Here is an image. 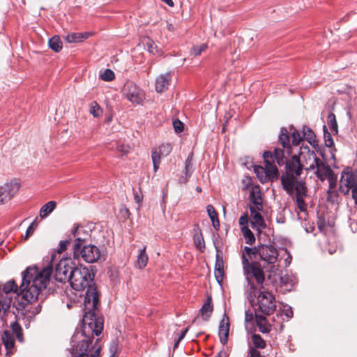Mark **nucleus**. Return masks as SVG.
Returning a JSON list of instances; mask_svg holds the SVG:
<instances>
[{"mask_svg":"<svg viewBox=\"0 0 357 357\" xmlns=\"http://www.w3.org/2000/svg\"><path fill=\"white\" fill-rule=\"evenodd\" d=\"M341 183L340 190L344 195L349 194L351 190L352 198L357 204V180H340Z\"/></svg>","mask_w":357,"mask_h":357,"instance_id":"nucleus-14","label":"nucleus"},{"mask_svg":"<svg viewBox=\"0 0 357 357\" xmlns=\"http://www.w3.org/2000/svg\"><path fill=\"white\" fill-rule=\"evenodd\" d=\"M148 255L146 252V246L139 250V253L137 255V264L139 268H144L148 262Z\"/></svg>","mask_w":357,"mask_h":357,"instance_id":"nucleus-27","label":"nucleus"},{"mask_svg":"<svg viewBox=\"0 0 357 357\" xmlns=\"http://www.w3.org/2000/svg\"><path fill=\"white\" fill-rule=\"evenodd\" d=\"M101 256L100 249L94 245L82 246L79 251V257H81L87 263L97 261Z\"/></svg>","mask_w":357,"mask_h":357,"instance_id":"nucleus-10","label":"nucleus"},{"mask_svg":"<svg viewBox=\"0 0 357 357\" xmlns=\"http://www.w3.org/2000/svg\"><path fill=\"white\" fill-rule=\"evenodd\" d=\"M318 227L319 228L320 230H322L324 226L322 224H320L319 222H318Z\"/></svg>","mask_w":357,"mask_h":357,"instance_id":"nucleus-60","label":"nucleus"},{"mask_svg":"<svg viewBox=\"0 0 357 357\" xmlns=\"http://www.w3.org/2000/svg\"><path fill=\"white\" fill-rule=\"evenodd\" d=\"M261 211V210H252V212H250L252 228L254 229L256 228L258 231H259V228L266 227L264 220L259 213Z\"/></svg>","mask_w":357,"mask_h":357,"instance_id":"nucleus-18","label":"nucleus"},{"mask_svg":"<svg viewBox=\"0 0 357 357\" xmlns=\"http://www.w3.org/2000/svg\"><path fill=\"white\" fill-rule=\"evenodd\" d=\"M196 190H197V192H202V188H201V187L197 186V187L196 188Z\"/></svg>","mask_w":357,"mask_h":357,"instance_id":"nucleus-61","label":"nucleus"},{"mask_svg":"<svg viewBox=\"0 0 357 357\" xmlns=\"http://www.w3.org/2000/svg\"><path fill=\"white\" fill-rule=\"evenodd\" d=\"M281 182L283 188L289 195L296 192L298 207L301 211H305L304 197L307 195V188L303 180H281Z\"/></svg>","mask_w":357,"mask_h":357,"instance_id":"nucleus-5","label":"nucleus"},{"mask_svg":"<svg viewBox=\"0 0 357 357\" xmlns=\"http://www.w3.org/2000/svg\"><path fill=\"white\" fill-rule=\"evenodd\" d=\"M173 127L176 132L179 133L183 131V123L178 120L176 119L173 122Z\"/></svg>","mask_w":357,"mask_h":357,"instance_id":"nucleus-49","label":"nucleus"},{"mask_svg":"<svg viewBox=\"0 0 357 357\" xmlns=\"http://www.w3.org/2000/svg\"><path fill=\"white\" fill-rule=\"evenodd\" d=\"M174 72H167L160 75L155 79V90L158 93H162L167 90L170 85L172 75Z\"/></svg>","mask_w":357,"mask_h":357,"instance_id":"nucleus-15","label":"nucleus"},{"mask_svg":"<svg viewBox=\"0 0 357 357\" xmlns=\"http://www.w3.org/2000/svg\"><path fill=\"white\" fill-rule=\"evenodd\" d=\"M181 341H178V338H177L176 340H175L174 344V349H175L178 346Z\"/></svg>","mask_w":357,"mask_h":357,"instance_id":"nucleus-59","label":"nucleus"},{"mask_svg":"<svg viewBox=\"0 0 357 357\" xmlns=\"http://www.w3.org/2000/svg\"><path fill=\"white\" fill-rule=\"evenodd\" d=\"M117 149L119 151H120L121 152L126 153L128 151V146H125V145H121V146H119L117 147Z\"/></svg>","mask_w":357,"mask_h":357,"instance_id":"nucleus-53","label":"nucleus"},{"mask_svg":"<svg viewBox=\"0 0 357 357\" xmlns=\"http://www.w3.org/2000/svg\"><path fill=\"white\" fill-rule=\"evenodd\" d=\"M278 141L284 149L287 150L291 149L290 135L287 128H281Z\"/></svg>","mask_w":357,"mask_h":357,"instance_id":"nucleus-22","label":"nucleus"},{"mask_svg":"<svg viewBox=\"0 0 357 357\" xmlns=\"http://www.w3.org/2000/svg\"><path fill=\"white\" fill-rule=\"evenodd\" d=\"M71 241H72L71 237H69L68 238H67L66 240L61 241L59 243V247L57 248V252L59 253H62L63 252H64L66 250L67 246L70 243Z\"/></svg>","mask_w":357,"mask_h":357,"instance_id":"nucleus-44","label":"nucleus"},{"mask_svg":"<svg viewBox=\"0 0 357 357\" xmlns=\"http://www.w3.org/2000/svg\"><path fill=\"white\" fill-rule=\"evenodd\" d=\"M155 149L165 157L167 156L172 151V146L169 144H163L158 147H155Z\"/></svg>","mask_w":357,"mask_h":357,"instance_id":"nucleus-42","label":"nucleus"},{"mask_svg":"<svg viewBox=\"0 0 357 357\" xmlns=\"http://www.w3.org/2000/svg\"><path fill=\"white\" fill-rule=\"evenodd\" d=\"M36 220H35L29 227L28 228L26 229V233H25V236H24V238L25 239H27L31 235L33 234V231H34V228H33V225L36 223Z\"/></svg>","mask_w":357,"mask_h":357,"instance_id":"nucleus-51","label":"nucleus"},{"mask_svg":"<svg viewBox=\"0 0 357 357\" xmlns=\"http://www.w3.org/2000/svg\"><path fill=\"white\" fill-rule=\"evenodd\" d=\"M213 307L211 304V298L208 297L206 303L203 305L202 308L199 310V314H201L204 321H208L213 312Z\"/></svg>","mask_w":357,"mask_h":357,"instance_id":"nucleus-20","label":"nucleus"},{"mask_svg":"<svg viewBox=\"0 0 357 357\" xmlns=\"http://www.w3.org/2000/svg\"><path fill=\"white\" fill-rule=\"evenodd\" d=\"M95 273L93 266L85 267L77 266L75 270L70 272V282L73 289L76 291H82L86 289L84 297V310H86L83 317L84 331L89 329L98 336L103 328V321L95 315V310L99 304V294L94 283Z\"/></svg>","mask_w":357,"mask_h":357,"instance_id":"nucleus-3","label":"nucleus"},{"mask_svg":"<svg viewBox=\"0 0 357 357\" xmlns=\"http://www.w3.org/2000/svg\"><path fill=\"white\" fill-rule=\"evenodd\" d=\"M328 181H329V186L331 188H333V187H335L336 185V183H337V180L333 179V180H328Z\"/></svg>","mask_w":357,"mask_h":357,"instance_id":"nucleus-55","label":"nucleus"},{"mask_svg":"<svg viewBox=\"0 0 357 357\" xmlns=\"http://www.w3.org/2000/svg\"><path fill=\"white\" fill-rule=\"evenodd\" d=\"M285 262H286V264H287V263L289 264L290 263L289 259H288V258L286 259Z\"/></svg>","mask_w":357,"mask_h":357,"instance_id":"nucleus-63","label":"nucleus"},{"mask_svg":"<svg viewBox=\"0 0 357 357\" xmlns=\"http://www.w3.org/2000/svg\"><path fill=\"white\" fill-rule=\"evenodd\" d=\"M26 311L30 314L28 315V317L31 318L40 312L41 305L38 304L35 307L31 306L28 310H26Z\"/></svg>","mask_w":357,"mask_h":357,"instance_id":"nucleus-46","label":"nucleus"},{"mask_svg":"<svg viewBox=\"0 0 357 357\" xmlns=\"http://www.w3.org/2000/svg\"><path fill=\"white\" fill-rule=\"evenodd\" d=\"M242 265L246 284H244L245 294L250 301L257 296V289L252 282L254 278L260 289H264L266 272L275 273L280 267L278 252L272 245H260L257 247H245L242 255Z\"/></svg>","mask_w":357,"mask_h":357,"instance_id":"nucleus-1","label":"nucleus"},{"mask_svg":"<svg viewBox=\"0 0 357 357\" xmlns=\"http://www.w3.org/2000/svg\"><path fill=\"white\" fill-rule=\"evenodd\" d=\"M249 202L250 212H252V210L263 209L262 194L259 185H255L251 186L249 195Z\"/></svg>","mask_w":357,"mask_h":357,"instance_id":"nucleus-12","label":"nucleus"},{"mask_svg":"<svg viewBox=\"0 0 357 357\" xmlns=\"http://www.w3.org/2000/svg\"><path fill=\"white\" fill-rule=\"evenodd\" d=\"M282 312L288 319H291L293 317L292 308L288 305H283Z\"/></svg>","mask_w":357,"mask_h":357,"instance_id":"nucleus-48","label":"nucleus"},{"mask_svg":"<svg viewBox=\"0 0 357 357\" xmlns=\"http://www.w3.org/2000/svg\"><path fill=\"white\" fill-rule=\"evenodd\" d=\"M194 243L195 247L202 252L205 249V242L202 233L196 234L194 236Z\"/></svg>","mask_w":357,"mask_h":357,"instance_id":"nucleus-34","label":"nucleus"},{"mask_svg":"<svg viewBox=\"0 0 357 357\" xmlns=\"http://www.w3.org/2000/svg\"><path fill=\"white\" fill-rule=\"evenodd\" d=\"M323 130H324V143L325 145L327 147H332L334 145L333 139L331 136V133H330L326 128V126L324 125L323 126Z\"/></svg>","mask_w":357,"mask_h":357,"instance_id":"nucleus-36","label":"nucleus"},{"mask_svg":"<svg viewBox=\"0 0 357 357\" xmlns=\"http://www.w3.org/2000/svg\"><path fill=\"white\" fill-rule=\"evenodd\" d=\"M291 138L292 144L294 146H298L303 139V134L301 135L298 130H294L291 132Z\"/></svg>","mask_w":357,"mask_h":357,"instance_id":"nucleus-43","label":"nucleus"},{"mask_svg":"<svg viewBox=\"0 0 357 357\" xmlns=\"http://www.w3.org/2000/svg\"><path fill=\"white\" fill-rule=\"evenodd\" d=\"M52 273V268L47 267L38 271L36 267H28L22 273V283L17 287L15 280H10L0 289V311L8 310L12 302L10 294L17 296V309L25 310L26 307L36 301L40 292L47 287Z\"/></svg>","mask_w":357,"mask_h":357,"instance_id":"nucleus-2","label":"nucleus"},{"mask_svg":"<svg viewBox=\"0 0 357 357\" xmlns=\"http://www.w3.org/2000/svg\"><path fill=\"white\" fill-rule=\"evenodd\" d=\"M314 161L317 167L315 173L318 178H337V176L328 165L317 158Z\"/></svg>","mask_w":357,"mask_h":357,"instance_id":"nucleus-13","label":"nucleus"},{"mask_svg":"<svg viewBox=\"0 0 357 357\" xmlns=\"http://www.w3.org/2000/svg\"><path fill=\"white\" fill-rule=\"evenodd\" d=\"M1 340L7 350L14 347L15 340L13 335L8 331H5L1 336Z\"/></svg>","mask_w":357,"mask_h":357,"instance_id":"nucleus-24","label":"nucleus"},{"mask_svg":"<svg viewBox=\"0 0 357 357\" xmlns=\"http://www.w3.org/2000/svg\"><path fill=\"white\" fill-rule=\"evenodd\" d=\"M89 112L94 117H99L102 114V108L96 101L91 102Z\"/></svg>","mask_w":357,"mask_h":357,"instance_id":"nucleus-37","label":"nucleus"},{"mask_svg":"<svg viewBox=\"0 0 357 357\" xmlns=\"http://www.w3.org/2000/svg\"><path fill=\"white\" fill-rule=\"evenodd\" d=\"M208 48V45L205 43H202L199 45L193 46L190 50L191 55L199 56L202 52H205Z\"/></svg>","mask_w":357,"mask_h":357,"instance_id":"nucleus-38","label":"nucleus"},{"mask_svg":"<svg viewBox=\"0 0 357 357\" xmlns=\"http://www.w3.org/2000/svg\"><path fill=\"white\" fill-rule=\"evenodd\" d=\"M239 225L241 227H248V217L246 214H244L240 217Z\"/></svg>","mask_w":357,"mask_h":357,"instance_id":"nucleus-50","label":"nucleus"},{"mask_svg":"<svg viewBox=\"0 0 357 357\" xmlns=\"http://www.w3.org/2000/svg\"><path fill=\"white\" fill-rule=\"evenodd\" d=\"M277 222H278V223H282V224L284 223V222H285V218H284V216H282V215H280V217H278V218H277Z\"/></svg>","mask_w":357,"mask_h":357,"instance_id":"nucleus-56","label":"nucleus"},{"mask_svg":"<svg viewBox=\"0 0 357 357\" xmlns=\"http://www.w3.org/2000/svg\"><path fill=\"white\" fill-rule=\"evenodd\" d=\"M302 133L303 139H305L312 146H318V141L313 130L307 126H303Z\"/></svg>","mask_w":357,"mask_h":357,"instance_id":"nucleus-21","label":"nucleus"},{"mask_svg":"<svg viewBox=\"0 0 357 357\" xmlns=\"http://www.w3.org/2000/svg\"><path fill=\"white\" fill-rule=\"evenodd\" d=\"M241 231L245 240V243L252 245L255 241V237L248 227H241Z\"/></svg>","mask_w":357,"mask_h":357,"instance_id":"nucleus-32","label":"nucleus"},{"mask_svg":"<svg viewBox=\"0 0 357 357\" xmlns=\"http://www.w3.org/2000/svg\"><path fill=\"white\" fill-rule=\"evenodd\" d=\"M49 47L55 52H59L62 50V42L59 36H54L48 42Z\"/></svg>","mask_w":357,"mask_h":357,"instance_id":"nucleus-26","label":"nucleus"},{"mask_svg":"<svg viewBox=\"0 0 357 357\" xmlns=\"http://www.w3.org/2000/svg\"><path fill=\"white\" fill-rule=\"evenodd\" d=\"M10 328L13 333L16 335L17 339L19 342L23 341V333L22 329L20 324L17 322V321H15L10 324Z\"/></svg>","mask_w":357,"mask_h":357,"instance_id":"nucleus-30","label":"nucleus"},{"mask_svg":"<svg viewBox=\"0 0 357 357\" xmlns=\"http://www.w3.org/2000/svg\"><path fill=\"white\" fill-rule=\"evenodd\" d=\"M20 185L17 180H8L0 186V204L8 202L18 190Z\"/></svg>","mask_w":357,"mask_h":357,"instance_id":"nucleus-9","label":"nucleus"},{"mask_svg":"<svg viewBox=\"0 0 357 357\" xmlns=\"http://www.w3.org/2000/svg\"><path fill=\"white\" fill-rule=\"evenodd\" d=\"M238 162L241 165L244 167L248 169H250L253 168V171L255 172V169L257 166H262L261 165H254L253 159L250 156H243L239 158Z\"/></svg>","mask_w":357,"mask_h":357,"instance_id":"nucleus-29","label":"nucleus"},{"mask_svg":"<svg viewBox=\"0 0 357 357\" xmlns=\"http://www.w3.org/2000/svg\"><path fill=\"white\" fill-rule=\"evenodd\" d=\"M56 202L54 201H50L44 204L40 210V216L41 218H45L50 214L56 208Z\"/></svg>","mask_w":357,"mask_h":357,"instance_id":"nucleus-25","label":"nucleus"},{"mask_svg":"<svg viewBox=\"0 0 357 357\" xmlns=\"http://www.w3.org/2000/svg\"><path fill=\"white\" fill-rule=\"evenodd\" d=\"M259 310L266 315H269L275 310L276 305L273 296L268 291H261L257 296Z\"/></svg>","mask_w":357,"mask_h":357,"instance_id":"nucleus-7","label":"nucleus"},{"mask_svg":"<svg viewBox=\"0 0 357 357\" xmlns=\"http://www.w3.org/2000/svg\"><path fill=\"white\" fill-rule=\"evenodd\" d=\"M229 331V318L225 314L220 323L218 335L220 337V342L222 344H226L228 340Z\"/></svg>","mask_w":357,"mask_h":357,"instance_id":"nucleus-17","label":"nucleus"},{"mask_svg":"<svg viewBox=\"0 0 357 357\" xmlns=\"http://www.w3.org/2000/svg\"><path fill=\"white\" fill-rule=\"evenodd\" d=\"M77 267L71 258H62L56 266L55 279L60 282H68L70 279V272Z\"/></svg>","mask_w":357,"mask_h":357,"instance_id":"nucleus-6","label":"nucleus"},{"mask_svg":"<svg viewBox=\"0 0 357 357\" xmlns=\"http://www.w3.org/2000/svg\"><path fill=\"white\" fill-rule=\"evenodd\" d=\"M344 176H347V178H355V175L353 174L352 169L350 167H347L342 172L340 178H344Z\"/></svg>","mask_w":357,"mask_h":357,"instance_id":"nucleus-47","label":"nucleus"},{"mask_svg":"<svg viewBox=\"0 0 357 357\" xmlns=\"http://www.w3.org/2000/svg\"><path fill=\"white\" fill-rule=\"evenodd\" d=\"M100 77L103 81L111 82L115 78V75L111 69H106L100 75Z\"/></svg>","mask_w":357,"mask_h":357,"instance_id":"nucleus-41","label":"nucleus"},{"mask_svg":"<svg viewBox=\"0 0 357 357\" xmlns=\"http://www.w3.org/2000/svg\"><path fill=\"white\" fill-rule=\"evenodd\" d=\"M65 40L69 43H79L82 41V34L80 33H72L65 37Z\"/></svg>","mask_w":357,"mask_h":357,"instance_id":"nucleus-40","label":"nucleus"},{"mask_svg":"<svg viewBox=\"0 0 357 357\" xmlns=\"http://www.w3.org/2000/svg\"><path fill=\"white\" fill-rule=\"evenodd\" d=\"M161 1L165 2V3H167L170 7H173L174 5L172 0H161Z\"/></svg>","mask_w":357,"mask_h":357,"instance_id":"nucleus-57","label":"nucleus"},{"mask_svg":"<svg viewBox=\"0 0 357 357\" xmlns=\"http://www.w3.org/2000/svg\"><path fill=\"white\" fill-rule=\"evenodd\" d=\"M215 357H222L221 354L218 353Z\"/></svg>","mask_w":357,"mask_h":357,"instance_id":"nucleus-62","label":"nucleus"},{"mask_svg":"<svg viewBox=\"0 0 357 357\" xmlns=\"http://www.w3.org/2000/svg\"><path fill=\"white\" fill-rule=\"evenodd\" d=\"M264 166H257L255 169L257 178H279V171L275 162L282 166L285 165V174L280 178H296L301 175L303 165L296 155L291 159L284 158V151L280 148H275L273 151H265L262 154Z\"/></svg>","mask_w":357,"mask_h":357,"instance_id":"nucleus-4","label":"nucleus"},{"mask_svg":"<svg viewBox=\"0 0 357 357\" xmlns=\"http://www.w3.org/2000/svg\"><path fill=\"white\" fill-rule=\"evenodd\" d=\"M252 340L254 346L257 349H264L266 347V342L264 339L258 334H254L252 335Z\"/></svg>","mask_w":357,"mask_h":357,"instance_id":"nucleus-35","label":"nucleus"},{"mask_svg":"<svg viewBox=\"0 0 357 357\" xmlns=\"http://www.w3.org/2000/svg\"><path fill=\"white\" fill-rule=\"evenodd\" d=\"M88 236L89 234L83 227L75 225L72 229L70 237L74 241L73 250L75 259L79 258V249L83 246V243L86 241Z\"/></svg>","mask_w":357,"mask_h":357,"instance_id":"nucleus-8","label":"nucleus"},{"mask_svg":"<svg viewBox=\"0 0 357 357\" xmlns=\"http://www.w3.org/2000/svg\"><path fill=\"white\" fill-rule=\"evenodd\" d=\"M195 170V161L194 159V153L193 152H190L185 161L184 174L185 177H191Z\"/></svg>","mask_w":357,"mask_h":357,"instance_id":"nucleus-19","label":"nucleus"},{"mask_svg":"<svg viewBox=\"0 0 357 357\" xmlns=\"http://www.w3.org/2000/svg\"><path fill=\"white\" fill-rule=\"evenodd\" d=\"M133 194H134V199L138 205L137 209L139 211L142 204L143 195H142L141 190L136 191L135 190L133 191Z\"/></svg>","mask_w":357,"mask_h":357,"instance_id":"nucleus-45","label":"nucleus"},{"mask_svg":"<svg viewBox=\"0 0 357 357\" xmlns=\"http://www.w3.org/2000/svg\"><path fill=\"white\" fill-rule=\"evenodd\" d=\"M163 157L164 156L162 154H160V152L155 148L152 149L151 158L155 171H156L159 168V166L161 162V158Z\"/></svg>","mask_w":357,"mask_h":357,"instance_id":"nucleus-31","label":"nucleus"},{"mask_svg":"<svg viewBox=\"0 0 357 357\" xmlns=\"http://www.w3.org/2000/svg\"><path fill=\"white\" fill-rule=\"evenodd\" d=\"M82 34V40L87 39L91 35L89 33H81Z\"/></svg>","mask_w":357,"mask_h":357,"instance_id":"nucleus-58","label":"nucleus"},{"mask_svg":"<svg viewBox=\"0 0 357 357\" xmlns=\"http://www.w3.org/2000/svg\"><path fill=\"white\" fill-rule=\"evenodd\" d=\"M217 250L215 264V277L217 282L220 284L224 276V261L221 252L215 247Z\"/></svg>","mask_w":357,"mask_h":357,"instance_id":"nucleus-16","label":"nucleus"},{"mask_svg":"<svg viewBox=\"0 0 357 357\" xmlns=\"http://www.w3.org/2000/svg\"><path fill=\"white\" fill-rule=\"evenodd\" d=\"M285 262H286V264H287V263L289 264L290 263L289 259H288V258L286 259Z\"/></svg>","mask_w":357,"mask_h":357,"instance_id":"nucleus-64","label":"nucleus"},{"mask_svg":"<svg viewBox=\"0 0 357 357\" xmlns=\"http://www.w3.org/2000/svg\"><path fill=\"white\" fill-rule=\"evenodd\" d=\"M123 92L127 98L133 103L139 104L144 98L143 93L133 82L126 83L123 88Z\"/></svg>","mask_w":357,"mask_h":357,"instance_id":"nucleus-11","label":"nucleus"},{"mask_svg":"<svg viewBox=\"0 0 357 357\" xmlns=\"http://www.w3.org/2000/svg\"><path fill=\"white\" fill-rule=\"evenodd\" d=\"M206 211L208 217L210 218L213 227L216 229H219L220 222L218 218V214L212 205H208L206 207Z\"/></svg>","mask_w":357,"mask_h":357,"instance_id":"nucleus-23","label":"nucleus"},{"mask_svg":"<svg viewBox=\"0 0 357 357\" xmlns=\"http://www.w3.org/2000/svg\"><path fill=\"white\" fill-rule=\"evenodd\" d=\"M250 357H261L260 352L255 348H250Z\"/></svg>","mask_w":357,"mask_h":357,"instance_id":"nucleus-52","label":"nucleus"},{"mask_svg":"<svg viewBox=\"0 0 357 357\" xmlns=\"http://www.w3.org/2000/svg\"><path fill=\"white\" fill-rule=\"evenodd\" d=\"M188 327L186 328L185 330H183L181 332V335L178 337V341H181V340H183L184 338V337L185 336V334L188 332Z\"/></svg>","mask_w":357,"mask_h":357,"instance_id":"nucleus-54","label":"nucleus"},{"mask_svg":"<svg viewBox=\"0 0 357 357\" xmlns=\"http://www.w3.org/2000/svg\"><path fill=\"white\" fill-rule=\"evenodd\" d=\"M257 325L259 328L260 332L263 333H267L270 331L269 326L266 324H263V321H266V318L264 316L257 315Z\"/></svg>","mask_w":357,"mask_h":357,"instance_id":"nucleus-39","label":"nucleus"},{"mask_svg":"<svg viewBox=\"0 0 357 357\" xmlns=\"http://www.w3.org/2000/svg\"><path fill=\"white\" fill-rule=\"evenodd\" d=\"M328 126L333 135L338 132V126L336 121L335 115L333 112H330L327 116Z\"/></svg>","mask_w":357,"mask_h":357,"instance_id":"nucleus-28","label":"nucleus"},{"mask_svg":"<svg viewBox=\"0 0 357 357\" xmlns=\"http://www.w3.org/2000/svg\"><path fill=\"white\" fill-rule=\"evenodd\" d=\"M144 45L149 52L153 54H159V50L154 41L150 38H146L144 40Z\"/></svg>","mask_w":357,"mask_h":357,"instance_id":"nucleus-33","label":"nucleus"}]
</instances>
